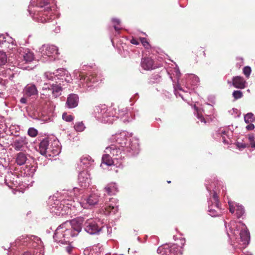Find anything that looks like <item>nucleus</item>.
<instances>
[{"label":"nucleus","instance_id":"obj_1","mask_svg":"<svg viewBox=\"0 0 255 255\" xmlns=\"http://www.w3.org/2000/svg\"><path fill=\"white\" fill-rule=\"evenodd\" d=\"M84 222V219L80 217L62 224L56 229L54 240L61 244L69 243L71 238L77 236L81 231Z\"/></svg>","mask_w":255,"mask_h":255},{"label":"nucleus","instance_id":"obj_2","mask_svg":"<svg viewBox=\"0 0 255 255\" xmlns=\"http://www.w3.org/2000/svg\"><path fill=\"white\" fill-rule=\"evenodd\" d=\"M229 231H227L229 237L236 241L235 247L242 249L245 248L249 243L250 239V233L245 224L241 222L237 223L232 221L228 225Z\"/></svg>","mask_w":255,"mask_h":255},{"label":"nucleus","instance_id":"obj_3","mask_svg":"<svg viewBox=\"0 0 255 255\" xmlns=\"http://www.w3.org/2000/svg\"><path fill=\"white\" fill-rule=\"evenodd\" d=\"M49 3V0H31L28 11L33 18L42 23L52 19L53 12Z\"/></svg>","mask_w":255,"mask_h":255},{"label":"nucleus","instance_id":"obj_4","mask_svg":"<svg viewBox=\"0 0 255 255\" xmlns=\"http://www.w3.org/2000/svg\"><path fill=\"white\" fill-rule=\"evenodd\" d=\"M128 135V133L124 131L113 135L110 138V140L112 142L115 143V144L118 145V146L124 148L126 152L131 153L132 155H135L138 153L139 151L138 141L136 138H132L127 142Z\"/></svg>","mask_w":255,"mask_h":255},{"label":"nucleus","instance_id":"obj_5","mask_svg":"<svg viewBox=\"0 0 255 255\" xmlns=\"http://www.w3.org/2000/svg\"><path fill=\"white\" fill-rule=\"evenodd\" d=\"M126 150L118 145L112 144L106 147L105 150V154L102 157V163L108 166H111L114 163V160H121L125 154Z\"/></svg>","mask_w":255,"mask_h":255},{"label":"nucleus","instance_id":"obj_6","mask_svg":"<svg viewBox=\"0 0 255 255\" xmlns=\"http://www.w3.org/2000/svg\"><path fill=\"white\" fill-rule=\"evenodd\" d=\"M95 118L105 123H113L115 121L116 108L108 107L105 105L95 107L94 110Z\"/></svg>","mask_w":255,"mask_h":255},{"label":"nucleus","instance_id":"obj_7","mask_svg":"<svg viewBox=\"0 0 255 255\" xmlns=\"http://www.w3.org/2000/svg\"><path fill=\"white\" fill-rule=\"evenodd\" d=\"M20 243L24 245L29 244L30 246L33 248L38 247L34 249L32 254L29 252H26L22 255H44L41 241L38 237L34 236H22L16 240V244Z\"/></svg>","mask_w":255,"mask_h":255},{"label":"nucleus","instance_id":"obj_8","mask_svg":"<svg viewBox=\"0 0 255 255\" xmlns=\"http://www.w3.org/2000/svg\"><path fill=\"white\" fill-rule=\"evenodd\" d=\"M214 186H215V188H213V193H212V185L208 186L207 184H206L207 190L210 192V197L208 200L209 214L212 217H216L220 216L222 211L219 205L216 186L215 184H214Z\"/></svg>","mask_w":255,"mask_h":255},{"label":"nucleus","instance_id":"obj_9","mask_svg":"<svg viewBox=\"0 0 255 255\" xmlns=\"http://www.w3.org/2000/svg\"><path fill=\"white\" fill-rule=\"evenodd\" d=\"M51 212L54 213L56 215H60L63 214L62 211L65 210L64 208L71 209L72 207L75 206V201L74 199H64L62 202L59 200H56L53 204L50 205Z\"/></svg>","mask_w":255,"mask_h":255},{"label":"nucleus","instance_id":"obj_10","mask_svg":"<svg viewBox=\"0 0 255 255\" xmlns=\"http://www.w3.org/2000/svg\"><path fill=\"white\" fill-rule=\"evenodd\" d=\"M0 47L7 52L15 53L18 48L15 40L8 35H0Z\"/></svg>","mask_w":255,"mask_h":255},{"label":"nucleus","instance_id":"obj_11","mask_svg":"<svg viewBox=\"0 0 255 255\" xmlns=\"http://www.w3.org/2000/svg\"><path fill=\"white\" fill-rule=\"evenodd\" d=\"M41 56L44 59L49 58V61H53L58 54V48L54 45H43L39 49Z\"/></svg>","mask_w":255,"mask_h":255},{"label":"nucleus","instance_id":"obj_12","mask_svg":"<svg viewBox=\"0 0 255 255\" xmlns=\"http://www.w3.org/2000/svg\"><path fill=\"white\" fill-rule=\"evenodd\" d=\"M181 248L175 244L171 246L164 245L159 247L157 252L160 255H181L182 254Z\"/></svg>","mask_w":255,"mask_h":255},{"label":"nucleus","instance_id":"obj_13","mask_svg":"<svg viewBox=\"0 0 255 255\" xmlns=\"http://www.w3.org/2000/svg\"><path fill=\"white\" fill-rule=\"evenodd\" d=\"M74 74L77 79H80L81 84H82L83 87H90L92 86L90 83H94L98 81L97 76L94 74L85 76L78 71H75Z\"/></svg>","mask_w":255,"mask_h":255},{"label":"nucleus","instance_id":"obj_14","mask_svg":"<svg viewBox=\"0 0 255 255\" xmlns=\"http://www.w3.org/2000/svg\"><path fill=\"white\" fill-rule=\"evenodd\" d=\"M99 221L97 219H89L84 224L85 231L91 235H94L99 233L102 228L98 224Z\"/></svg>","mask_w":255,"mask_h":255},{"label":"nucleus","instance_id":"obj_15","mask_svg":"<svg viewBox=\"0 0 255 255\" xmlns=\"http://www.w3.org/2000/svg\"><path fill=\"white\" fill-rule=\"evenodd\" d=\"M28 141L25 136H17L13 139L11 145L16 151L25 150L28 147Z\"/></svg>","mask_w":255,"mask_h":255},{"label":"nucleus","instance_id":"obj_16","mask_svg":"<svg viewBox=\"0 0 255 255\" xmlns=\"http://www.w3.org/2000/svg\"><path fill=\"white\" fill-rule=\"evenodd\" d=\"M78 182L79 185L84 188L90 185L91 178L90 174L87 170H83L79 173L78 176Z\"/></svg>","mask_w":255,"mask_h":255},{"label":"nucleus","instance_id":"obj_17","mask_svg":"<svg viewBox=\"0 0 255 255\" xmlns=\"http://www.w3.org/2000/svg\"><path fill=\"white\" fill-rule=\"evenodd\" d=\"M16 53L18 54L19 58H23L26 63L31 62L34 59L33 54L28 49L19 47L16 50Z\"/></svg>","mask_w":255,"mask_h":255},{"label":"nucleus","instance_id":"obj_18","mask_svg":"<svg viewBox=\"0 0 255 255\" xmlns=\"http://www.w3.org/2000/svg\"><path fill=\"white\" fill-rule=\"evenodd\" d=\"M61 151V147L58 141L54 140L50 143L47 150L46 156L54 157L58 155Z\"/></svg>","mask_w":255,"mask_h":255},{"label":"nucleus","instance_id":"obj_19","mask_svg":"<svg viewBox=\"0 0 255 255\" xmlns=\"http://www.w3.org/2000/svg\"><path fill=\"white\" fill-rule=\"evenodd\" d=\"M229 210L231 213H233L236 211V216L238 218L241 217L245 213V210L242 205L235 204L233 202L229 201Z\"/></svg>","mask_w":255,"mask_h":255},{"label":"nucleus","instance_id":"obj_20","mask_svg":"<svg viewBox=\"0 0 255 255\" xmlns=\"http://www.w3.org/2000/svg\"><path fill=\"white\" fill-rule=\"evenodd\" d=\"M116 199L114 198L109 199V202H106L105 205V209L108 213H113L115 214L118 211V205L116 202Z\"/></svg>","mask_w":255,"mask_h":255},{"label":"nucleus","instance_id":"obj_21","mask_svg":"<svg viewBox=\"0 0 255 255\" xmlns=\"http://www.w3.org/2000/svg\"><path fill=\"white\" fill-rule=\"evenodd\" d=\"M94 160L89 155L83 156L80 159V166L82 167L84 170L92 167L94 165Z\"/></svg>","mask_w":255,"mask_h":255},{"label":"nucleus","instance_id":"obj_22","mask_svg":"<svg viewBox=\"0 0 255 255\" xmlns=\"http://www.w3.org/2000/svg\"><path fill=\"white\" fill-rule=\"evenodd\" d=\"M23 93L25 96L30 97L37 95L38 90L35 85L28 84L24 87Z\"/></svg>","mask_w":255,"mask_h":255},{"label":"nucleus","instance_id":"obj_23","mask_svg":"<svg viewBox=\"0 0 255 255\" xmlns=\"http://www.w3.org/2000/svg\"><path fill=\"white\" fill-rule=\"evenodd\" d=\"M117 109H116V111ZM118 113L116 111V115L117 117H115V120H116L118 118H121L123 122L127 123L131 121L129 118V114L127 112V109L126 108H123L120 109L118 107Z\"/></svg>","mask_w":255,"mask_h":255},{"label":"nucleus","instance_id":"obj_24","mask_svg":"<svg viewBox=\"0 0 255 255\" xmlns=\"http://www.w3.org/2000/svg\"><path fill=\"white\" fill-rule=\"evenodd\" d=\"M79 97L77 95L71 94L67 97L66 106L71 109L76 107L78 105Z\"/></svg>","mask_w":255,"mask_h":255},{"label":"nucleus","instance_id":"obj_25","mask_svg":"<svg viewBox=\"0 0 255 255\" xmlns=\"http://www.w3.org/2000/svg\"><path fill=\"white\" fill-rule=\"evenodd\" d=\"M141 66L146 70L155 69L156 66L154 65L153 60L149 57L142 58L140 63Z\"/></svg>","mask_w":255,"mask_h":255},{"label":"nucleus","instance_id":"obj_26","mask_svg":"<svg viewBox=\"0 0 255 255\" xmlns=\"http://www.w3.org/2000/svg\"><path fill=\"white\" fill-rule=\"evenodd\" d=\"M246 81L241 76L233 78V85L236 88L244 89L246 87Z\"/></svg>","mask_w":255,"mask_h":255},{"label":"nucleus","instance_id":"obj_27","mask_svg":"<svg viewBox=\"0 0 255 255\" xmlns=\"http://www.w3.org/2000/svg\"><path fill=\"white\" fill-rule=\"evenodd\" d=\"M99 196L97 194H91L86 200V203L87 205L84 207V208H88L89 206H92L96 204L99 201Z\"/></svg>","mask_w":255,"mask_h":255},{"label":"nucleus","instance_id":"obj_28","mask_svg":"<svg viewBox=\"0 0 255 255\" xmlns=\"http://www.w3.org/2000/svg\"><path fill=\"white\" fill-rule=\"evenodd\" d=\"M49 142L47 138L42 140L39 145V150L41 154L46 155L47 150L49 149Z\"/></svg>","mask_w":255,"mask_h":255},{"label":"nucleus","instance_id":"obj_29","mask_svg":"<svg viewBox=\"0 0 255 255\" xmlns=\"http://www.w3.org/2000/svg\"><path fill=\"white\" fill-rule=\"evenodd\" d=\"M27 160L26 155L23 152H19L16 155L15 162L18 165H22L26 163Z\"/></svg>","mask_w":255,"mask_h":255},{"label":"nucleus","instance_id":"obj_30","mask_svg":"<svg viewBox=\"0 0 255 255\" xmlns=\"http://www.w3.org/2000/svg\"><path fill=\"white\" fill-rule=\"evenodd\" d=\"M105 190L107 194L109 195H114L118 192L117 186L114 183L109 184L105 187Z\"/></svg>","mask_w":255,"mask_h":255},{"label":"nucleus","instance_id":"obj_31","mask_svg":"<svg viewBox=\"0 0 255 255\" xmlns=\"http://www.w3.org/2000/svg\"><path fill=\"white\" fill-rule=\"evenodd\" d=\"M52 93L55 97H57L61 94L62 87L59 85L52 84L51 85Z\"/></svg>","mask_w":255,"mask_h":255},{"label":"nucleus","instance_id":"obj_32","mask_svg":"<svg viewBox=\"0 0 255 255\" xmlns=\"http://www.w3.org/2000/svg\"><path fill=\"white\" fill-rule=\"evenodd\" d=\"M36 168L35 166H28L26 165L24 169V173L26 175L32 176L36 171Z\"/></svg>","mask_w":255,"mask_h":255},{"label":"nucleus","instance_id":"obj_33","mask_svg":"<svg viewBox=\"0 0 255 255\" xmlns=\"http://www.w3.org/2000/svg\"><path fill=\"white\" fill-rule=\"evenodd\" d=\"M186 80L192 85H196L199 82V78L194 74L188 75Z\"/></svg>","mask_w":255,"mask_h":255},{"label":"nucleus","instance_id":"obj_34","mask_svg":"<svg viewBox=\"0 0 255 255\" xmlns=\"http://www.w3.org/2000/svg\"><path fill=\"white\" fill-rule=\"evenodd\" d=\"M229 132V130L225 128H221L218 130V134L222 137L223 141L225 143H228V141L226 138L225 136H227V133Z\"/></svg>","mask_w":255,"mask_h":255},{"label":"nucleus","instance_id":"obj_35","mask_svg":"<svg viewBox=\"0 0 255 255\" xmlns=\"http://www.w3.org/2000/svg\"><path fill=\"white\" fill-rule=\"evenodd\" d=\"M245 122L247 123H252L255 121V117L252 113H249L244 116Z\"/></svg>","mask_w":255,"mask_h":255},{"label":"nucleus","instance_id":"obj_36","mask_svg":"<svg viewBox=\"0 0 255 255\" xmlns=\"http://www.w3.org/2000/svg\"><path fill=\"white\" fill-rule=\"evenodd\" d=\"M7 57L5 53L0 51V65H3L7 62Z\"/></svg>","mask_w":255,"mask_h":255},{"label":"nucleus","instance_id":"obj_37","mask_svg":"<svg viewBox=\"0 0 255 255\" xmlns=\"http://www.w3.org/2000/svg\"><path fill=\"white\" fill-rule=\"evenodd\" d=\"M74 128L77 131L81 132L85 129V126L83 122H77L74 126Z\"/></svg>","mask_w":255,"mask_h":255},{"label":"nucleus","instance_id":"obj_38","mask_svg":"<svg viewBox=\"0 0 255 255\" xmlns=\"http://www.w3.org/2000/svg\"><path fill=\"white\" fill-rule=\"evenodd\" d=\"M112 21L113 23H114V27L115 29V30L119 33V31L121 29V27L120 26V23L121 21L120 19L117 18H113Z\"/></svg>","mask_w":255,"mask_h":255},{"label":"nucleus","instance_id":"obj_39","mask_svg":"<svg viewBox=\"0 0 255 255\" xmlns=\"http://www.w3.org/2000/svg\"><path fill=\"white\" fill-rule=\"evenodd\" d=\"M195 115L196 116L198 119L201 121V122L206 123V121L202 115V110L196 109V111L195 113Z\"/></svg>","mask_w":255,"mask_h":255},{"label":"nucleus","instance_id":"obj_40","mask_svg":"<svg viewBox=\"0 0 255 255\" xmlns=\"http://www.w3.org/2000/svg\"><path fill=\"white\" fill-rule=\"evenodd\" d=\"M44 77L46 79L51 81L55 79L56 77L55 72L52 73L50 72H45L44 73Z\"/></svg>","mask_w":255,"mask_h":255},{"label":"nucleus","instance_id":"obj_41","mask_svg":"<svg viewBox=\"0 0 255 255\" xmlns=\"http://www.w3.org/2000/svg\"><path fill=\"white\" fill-rule=\"evenodd\" d=\"M243 96V93L241 91H234L233 93V96L235 100L241 98Z\"/></svg>","mask_w":255,"mask_h":255},{"label":"nucleus","instance_id":"obj_42","mask_svg":"<svg viewBox=\"0 0 255 255\" xmlns=\"http://www.w3.org/2000/svg\"><path fill=\"white\" fill-rule=\"evenodd\" d=\"M28 134L31 137H35L37 134V130L33 128H30L28 130Z\"/></svg>","mask_w":255,"mask_h":255},{"label":"nucleus","instance_id":"obj_43","mask_svg":"<svg viewBox=\"0 0 255 255\" xmlns=\"http://www.w3.org/2000/svg\"><path fill=\"white\" fill-rule=\"evenodd\" d=\"M251 71V68L249 66H246L243 69V73L247 78L250 77Z\"/></svg>","mask_w":255,"mask_h":255},{"label":"nucleus","instance_id":"obj_44","mask_svg":"<svg viewBox=\"0 0 255 255\" xmlns=\"http://www.w3.org/2000/svg\"><path fill=\"white\" fill-rule=\"evenodd\" d=\"M174 88L175 94L176 95V97L179 96L181 97L183 100H184L183 97L180 93H179L177 92V90H179L180 91L182 90V89L181 88L180 86L178 84L177 85H174Z\"/></svg>","mask_w":255,"mask_h":255},{"label":"nucleus","instance_id":"obj_45","mask_svg":"<svg viewBox=\"0 0 255 255\" xmlns=\"http://www.w3.org/2000/svg\"><path fill=\"white\" fill-rule=\"evenodd\" d=\"M62 118L64 120L68 122H71L73 120V117L71 115H68L66 113L63 114Z\"/></svg>","mask_w":255,"mask_h":255},{"label":"nucleus","instance_id":"obj_46","mask_svg":"<svg viewBox=\"0 0 255 255\" xmlns=\"http://www.w3.org/2000/svg\"><path fill=\"white\" fill-rule=\"evenodd\" d=\"M55 73L56 77L58 76H62L65 74L66 71L63 68H60L57 69Z\"/></svg>","mask_w":255,"mask_h":255},{"label":"nucleus","instance_id":"obj_47","mask_svg":"<svg viewBox=\"0 0 255 255\" xmlns=\"http://www.w3.org/2000/svg\"><path fill=\"white\" fill-rule=\"evenodd\" d=\"M140 41L144 47L146 48L148 47L149 43L145 38H140Z\"/></svg>","mask_w":255,"mask_h":255},{"label":"nucleus","instance_id":"obj_48","mask_svg":"<svg viewBox=\"0 0 255 255\" xmlns=\"http://www.w3.org/2000/svg\"><path fill=\"white\" fill-rule=\"evenodd\" d=\"M250 124L247 126L246 129L248 130H252L255 128V126L254 124L252 123H249Z\"/></svg>","mask_w":255,"mask_h":255},{"label":"nucleus","instance_id":"obj_49","mask_svg":"<svg viewBox=\"0 0 255 255\" xmlns=\"http://www.w3.org/2000/svg\"><path fill=\"white\" fill-rule=\"evenodd\" d=\"M79 192V190L78 188H74L73 192H71V194H74L75 196H78L77 192ZM72 196V195H71Z\"/></svg>","mask_w":255,"mask_h":255},{"label":"nucleus","instance_id":"obj_50","mask_svg":"<svg viewBox=\"0 0 255 255\" xmlns=\"http://www.w3.org/2000/svg\"><path fill=\"white\" fill-rule=\"evenodd\" d=\"M249 139L250 142V144L252 143L253 142H255V137L253 134H250L249 135Z\"/></svg>","mask_w":255,"mask_h":255},{"label":"nucleus","instance_id":"obj_51","mask_svg":"<svg viewBox=\"0 0 255 255\" xmlns=\"http://www.w3.org/2000/svg\"><path fill=\"white\" fill-rule=\"evenodd\" d=\"M237 146L239 149L245 148L246 147V145L245 144L239 142H238Z\"/></svg>","mask_w":255,"mask_h":255},{"label":"nucleus","instance_id":"obj_52","mask_svg":"<svg viewBox=\"0 0 255 255\" xmlns=\"http://www.w3.org/2000/svg\"><path fill=\"white\" fill-rule=\"evenodd\" d=\"M130 42L133 44H134V45H137L139 44V42L137 41V39H135V38H132L131 41H130Z\"/></svg>","mask_w":255,"mask_h":255},{"label":"nucleus","instance_id":"obj_53","mask_svg":"<svg viewBox=\"0 0 255 255\" xmlns=\"http://www.w3.org/2000/svg\"><path fill=\"white\" fill-rule=\"evenodd\" d=\"M26 102L27 100L25 97H22L20 99V102L21 104H25L26 103Z\"/></svg>","mask_w":255,"mask_h":255},{"label":"nucleus","instance_id":"obj_54","mask_svg":"<svg viewBox=\"0 0 255 255\" xmlns=\"http://www.w3.org/2000/svg\"><path fill=\"white\" fill-rule=\"evenodd\" d=\"M44 89H48L51 90V87L50 86V88L47 84H45L44 86L43 87V90Z\"/></svg>","mask_w":255,"mask_h":255},{"label":"nucleus","instance_id":"obj_55","mask_svg":"<svg viewBox=\"0 0 255 255\" xmlns=\"http://www.w3.org/2000/svg\"><path fill=\"white\" fill-rule=\"evenodd\" d=\"M175 72L176 73V76L178 78L180 77V73L179 70L178 69H176V70H175Z\"/></svg>","mask_w":255,"mask_h":255},{"label":"nucleus","instance_id":"obj_56","mask_svg":"<svg viewBox=\"0 0 255 255\" xmlns=\"http://www.w3.org/2000/svg\"><path fill=\"white\" fill-rule=\"evenodd\" d=\"M60 27L59 26H58L56 28L55 30H54L56 33H58L60 31Z\"/></svg>","mask_w":255,"mask_h":255},{"label":"nucleus","instance_id":"obj_57","mask_svg":"<svg viewBox=\"0 0 255 255\" xmlns=\"http://www.w3.org/2000/svg\"><path fill=\"white\" fill-rule=\"evenodd\" d=\"M251 147L253 148H255V141L253 142L251 144Z\"/></svg>","mask_w":255,"mask_h":255},{"label":"nucleus","instance_id":"obj_58","mask_svg":"<svg viewBox=\"0 0 255 255\" xmlns=\"http://www.w3.org/2000/svg\"><path fill=\"white\" fill-rule=\"evenodd\" d=\"M241 255H252L250 253H247V254L242 253Z\"/></svg>","mask_w":255,"mask_h":255},{"label":"nucleus","instance_id":"obj_59","mask_svg":"<svg viewBox=\"0 0 255 255\" xmlns=\"http://www.w3.org/2000/svg\"><path fill=\"white\" fill-rule=\"evenodd\" d=\"M66 250L68 251V252H69L70 250V248L69 247H66Z\"/></svg>","mask_w":255,"mask_h":255},{"label":"nucleus","instance_id":"obj_60","mask_svg":"<svg viewBox=\"0 0 255 255\" xmlns=\"http://www.w3.org/2000/svg\"><path fill=\"white\" fill-rule=\"evenodd\" d=\"M167 182H168V183H170L171 182V181H167Z\"/></svg>","mask_w":255,"mask_h":255},{"label":"nucleus","instance_id":"obj_61","mask_svg":"<svg viewBox=\"0 0 255 255\" xmlns=\"http://www.w3.org/2000/svg\"><path fill=\"white\" fill-rule=\"evenodd\" d=\"M182 83H184V82L183 80H182Z\"/></svg>","mask_w":255,"mask_h":255},{"label":"nucleus","instance_id":"obj_62","mask_svg":"<svg viewBox=\"0 0 255 255\" xmlns=\"http://www.w3.org/2000/svg\"><path fill=\"white\" fill-rule=\"evenodd\" d=\"M7 71L10 72V70H7Z\"/></svg>","mask_w":255,"mask_h":255}]
</instances>
